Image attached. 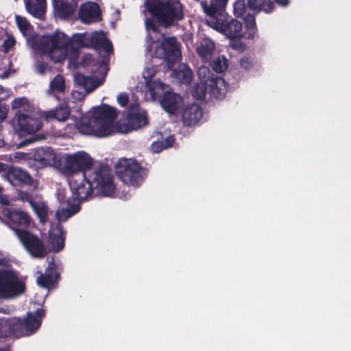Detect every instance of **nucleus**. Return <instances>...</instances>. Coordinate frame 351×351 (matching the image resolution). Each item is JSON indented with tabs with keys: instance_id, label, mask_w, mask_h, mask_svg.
Masks as SVG:
<instances>
[{
	"instance_id": "3",
	"label": "nucleus",
	"mask_w": 351,
	"mask_h": 351,
	"mask_svg": "<svg viewBox=\"0 0 351 351\" xmlns=\"http://www.w3.org/2000/svg\"><path fill=\"white\" fill-rule=\"evenodd\" d=\"M117 117L115 108L103 104L93 108L90 118H83L77 124L80 133L97 137H106L112 134V123Z\"/></svg>"
},
{
	"instance_id": "20",
	"label": "nucleus",
	"mask_w": 351,
	"mask_h": 351,
	"mask_svg": "<svg viewBox=\"0 0 351 351\" xmlns=\"http://www.w3.org/2000/svg\"><path fill=\"white\" fill-rule=\"evenodd\" d=\"M6 216L16 226V227H12L14 231L15 228H24L23 229H25L29 228L32 221V219L28 213L19 209L10 210Z\"/></svg>"
},
{
	"instance_id": "1",
	"label": "nucleus",
	"mask_w": 351,
	"mask_h": 351,
	"mask_svg": "<svg viewBox=\"0 0 351 351\" xmlns=\"http://www.w3.org/2000/svg\"><path fill=\"white\" fill-rule=\"evenodd\" d=\"M80 183L71 182L70 187L73 198L80 202L86 201L93 196L94 190H98L103 196H112L115 192L113 175L108 165H100L90 173H84Z\"/></svg>"
},
{
	"instance_id": "43",
	"label": "nucleus",
	"mask_w": 351,
	"mask_h": 351,
	"mask_svg": "<svg viewBox=\"0 0 351 351\" xmlns=\"http://www.w3.org/2000/svg\"><path fill=\"white\" fill-rule=\"evenodd\" d=\"M175 142L173 136H167L164 141H159L160 148H156V153L160 152L164 149H167L173 145Z\"/></svg>"
},
{
	"instance_id": "35",
	"label": "nucleus",
	"mask_w": 351,
	"mask_h": 351,
	"mask_svg": "<svg viewBox=\"0 0 351 351\" xmlns=\"http://www.w3.org/2000/svg\"><path fill=\"white\" fill-rule=\"evenodd\" d=\"M148 92L153 99H156L164 90V84L160 80H149L146 83Z\"/></svg>"
},
{
	"instance_id": "12",
	"label": "nucleus",
	"mask_w": 351,
	"mask_h": 351,
	"mask_svg": "<svg viewBox=\"0 0 351 351\" xmlns=\"http://www.w3.org/2000/svg\"><path fill=\"white\" fill-rule=\"evenodd\" d=\"M162 58L167 62L169 69H172L176 64L180 60V45L175 36L165 38L162 41Z\"/></svg>"
},
{
	"instance_id": "41",
	"label": "nucleus",
	"mask_w": 351,
	"mask_h": 351,
	"mask_svg": "<svg viewBox=\"0 0 351 351\" xmlns=\"http://www.w3.org/2000/svg\"><path fill=\"white\" fill-rule=\"evenodd\" d=\"M247 10V4L245 0H237L233 5V12L236 16H243Z\"/></svg>"
},
{
	"instance_id": "9",
	"label": "nucleus",
	"mask_w": 351,
	"mask_h": 351,
	"mask_svg": "<svg viewBox=\"0 0 351 351\" xmlns=\"http://www.w3.org/2000/svg\"><path fill=\"white\" fill-rule=\"evenodd\" d=\"M15 234L32 256L44 258L47 255L45 244L37 235L21 228H15Z\"/></svg>"
},
{
	"instance_id": "51",
	"label": "nucleus",
	"mask_w": 351,
	"mask_h": 351,
	"mask_svg": "<svg viewBox=\"0 0 351 351\" xmlns=\"http://www.w3.org/2000/svg\"><path fill=\"white\" fill-rule=\"evenodd\" d=\"M45 138H46V137L44 135H36V136L31 137L29 139H28V142L32 143V142L43 140Z\"/></svg>"
},
{
	"instance_id": "37",
	"label": "nucleus",
	"mask_w": 351,
	"mask_h": 351,
	"mask_svg": "<svg viewBox=\"0 0 351 351\" xmlns=\"http://www.w3.org/2000/svg\"><path fill=\"white\" fill-rule=\"evenodd\" d=\"M128 122L131 124L134 129L139 128L148 122L147 117L141 113H134L130 114Z\"/></svg>"
},
{
	"instance_id": "56",
	"label": "nucleus",
	"mask_w": 351,
	"mask_h": 351,
	"mask_svg": "<svg viewBox=\"0 0 351 351\" xmlns=\"http://www.w3.org/2000/svg\"><path fill=\"white\" fill-rule=\"evenodd\" d=\"M59 201L60 202H63L64 200L59 198Z\"/></svg>"
},
{
	"instance_id": "21",
	"label": "nucleus",
	"mask_w": 351,
	"mask_h": 351,
	"mask_svg": "<svg viewBox=\"0 0 351 351\" xmlns=\"http://www.w3.org/2000/svg\"><path fill=\"white\" fill-rule=\"evenodd\" d=\"M202 114V109L198 104L186 106L182 112V121L185 125H195L199 123Z\"/></svg>"
},
{
	"instance_id": "49",
	"label": "nucleus",
	"mask_w": 351,
	"mask_h": 351,
	"mask_svg": "<svg viewBox=\"0 0 351 351\" xmlns=\"http://www.w3.org/2000/svg\"><path fill=\"white\" fill-rule=\"evenodd\" d=\"M117 101L121 106H122V107L125 106L129 101V98H128V95L125 93L119 94L117 97Z\"/></svg>"
},
{
	"instance_id": "39",
	"label": "nucleus",
	"mask_w": 351,
	"mask_h": 351,
	"mask_svg": "<svg viewBox=\"0 0 351 351\" xmlns=\"http://www.w3.org/2000/svg\"><path fill=\"white\" fill-rule=\"evenodd\" d=\"M176 75L182 84H189L191 83L193 77V72L190 69L185 70L175 71Z\"/></svg>"
},
{
	"instance_id": "42",
	"label": "nucleus",
	"mask_w": 351,
	"mask_h": 351,
	"mask_svg": "<svg viewBox=\"0 0 351 351\" xmlns=\"http://www.w3.org/2000/svg\"><path fill=\"white\" fill-rule=\"evenodd\" d=\"M34 67L36 72L40 75H45L47 72L51 71V70L49 65L42 60H37Z\"/></svg>"
},
{
	"instance_id": "24",
	"label": "nucleus",
	"mask_w": 351,
	"mask_h": 351,
	"mask_svg": "<svg viewBox=\"0 0 351 351\" xmlns=\"http://www.w3.org/2000/svg\"><path fill=\"white\" fill-rule=\"evenodd\" d=\"M54 10L56 14L62 19H67L75 11L77 3L69 2L68 0H58L53 2Z\"/></svg>"
},
{
	"instance_id": "8",
	"label": "nucleus",
	"mask_w": 351,
	"mask_h": 351,
	"mask_svg": "<svg viewBox=\"0 0 351 351\" xmlns=\"http://www.w3.org/2000/svg\"><path fill=\"white\" fill-rule=\"evenodd\" d=\"M25 291V284L11 270H0V300L16 298Z\"/></svg>"
},
{
	"instance_id": "2",
	"label": "nucleus",
	"mask_w": 351,
	"mask_h": 351,
	"mask_svg": "<svg viewBox=\"0 0 351 351\" xmlns=\"http://www.w3.org/2000/svg\"><path fill=\"white\" fill-rule=\"evenodd\" d=\"M145 5L152 19L147 20L146 26L154 32L158 31L154 22L169 28L184 19L183 5L178 0H145Z\"/></svg>"
},
{
	"instance_id": "16",
	"label": "nucleus",
	"mask_w": 351,
	"mask_h": 351,
	"mask_svg": "<svg viewBox=\"0 0 351 351\" xmlns=\"http://www.w3.org/2000/svg\"><path fill=\"white\" fill-rule=\"evenodd\" d=\"M33 158L38 167H45L56 164V155L51 147H39L33 154Z\"/></svg>"
},
{
	"instance_id": "27",
	"label": "nucleus",
	"mask_w": 351,
	"mask_h": 351,
	"mask_svg": "<svg viewBox=\"0 0 351 351\" xmlns=\"http://www.w3.org/2000/svg\"><path fill=\"white\" fill-rule=\"evenodd\" d=\"M8 325L9 329V337L14 336L19 338L21 337L28 336L23 319L19 317L8 319Z\"/></svg>"
},
{
	"instance_id": "29",
	"label": "nucleus",
	"mask_w": 351,
	"mask_h": 351,
	"mask_svg": "<svg viewBox=\"0 0 351 351\" xmlns=\"http://www.w3.org/2000/svg\"><path fill=\"white\" fill-rule=\"evenodd\" d=\"M215 49V43L208 38H204L197 47L196 52L202 59L208 60L210 59Z\"/></svg>"
},
{
	"instance_id": "50",
	"label": "nucleus",
	"mask_w": 351,
	"mask_h": 351,
	"mask_svg": "<svg viewBox=\"0 0 351 351\" xmlns=\"http://www.w3.org/2000/svg\"><path fill=\"white\" fill-rule=\"evenodd\" d=\"M66 208L70 210L73 215L77 213L80 210V205L76 204H69Z\"/></svg>"
},
{
	"instance_id": "17",
	"label": "nucleus",
	"mask_w": 351,
	"mask_h": 351,
	"mask_svg": "<svg viewBox=\"0 0 351 351\" xmlns=\"http://www.w3.org/2000/svg\"><path fill=\"white\" fill-rule=\"evenodd\" d=\"M60 278V274L57 271V267L53 261L49 263L45 274H40L37 278L38 285L43 288L49 289L56 283Z\"/></svg>"
},
{
	"instance_id": "19",
	"label": "nucleus",
	"mask_w": 351,
	"mask_h": 351,
	"mask_svg": "<svg viewBox=\"0 0 351 351\" xmlns=\"http://www.w3.org/2000/svg\"><path fill=\"white\" fill-rule=\"evenodd\" d=\"M45 316V310L43 308H38L35 313L28 312L23 319L25 326L28 336L34 334L40 327L43 317Z\"/></svg>"
},
{
	"instance_id": "6",
	"label": "nucleus",
	"mask_w": 351,
	"mask_h": 351,
	"mask_svg": "<svg viewBox=\"0 0 351 351\" xmlns=\"http://www.w3.org/2000/svg\"><path fill=\"white\" fill-rule=\"evenodd\" d=\"M118 178L125 184L139 186L147 177V170L136 160L120 158L114 166Z\"/></svg>"
},
{
	"instance_id": "48",
	"label": "nucleus",
	"mask_w": 351,
	"mask_h": 351,
	"mask_svg": "<svg viewBox=\"0 0 351 351\" xmlns=\"http://www.w3.org/2000/svg\"><path fill=\"white\" fill-rule=\"evenodd\" d=\"M27 103L25 97H18L14 99L12 102V109H18L23 106Z\"/></svg>"
},
{
	"instance_id": "18",
	"label": "nucleus",
	"mask_w": 351,
	"mask_h": 351,
	"mask_svg": "<svg viewBox=\"0 0 351 351\" xmlns=\"http://www.w3.org/2000/svg\"><path fill=\"white\" fill-rule=\"evenodd\" d=\"M275 2L282 6H287L289 0H248L247 5L255 12L271 13L275 8Z\"/></svg>"
},
{
	"instance_id": "26",
	"label": "nucleus",
	"mask_w": 351,
	"mask_h": 351,
	"mask_svg": "<svg viewBox=\"0 0 351 351\" xmlns=\"http://www.w3.org/2000/svg\"><path fill=\"white\" fill-rule=\"evenodd\" d=\"M49 239L53 250L55 252H58L64 249L65 236L62 224H57L53 232L50 233Z\"/></svg>"
},
{
	"instance_id": "7",
	"label": "nucleus",
	"mask_w": 351,
	"mask_h": 351,
	"mask_svg": "<svg viewBox=\"0 0 351 351\" xmlns=\"http://www.w3.org/2000/svg\"><path fill=\"white\" fill-rule=\"evenodd\" d=\"M45 49L48 54L56 62H60L64 60L66 54L61 53L58 58L55 57V53L58 51L65 50H77L79 47L83 45L82 36H78L76 39L69 38L64 33L56 31L51 36H48L44 42Z\"/></svg>"
},
{
	"instance_id": "45",
	"label": "nucleus",
	"mask_w": 351,
	"mask_h": 351,
	"mask_svg": "<svg viewBox=\"0 0 351 351\" xmlns=\"http://www.w3.org/2000/svg\"><path fill=\"white\" fill-rule=\"evenodd\" d=\"M9 337L8 319L0 318V339Z\"/></svg>"
},
{
	"instance_id": "25",
	"label": "nucleus",
	"mask_w": 351,
	"mask_h": 351,
	"mask_svg": "<svg viewBox=\"0 0 351 351\" xmlns=\"http://www.w3.org/2000/svg\"><path fill=\"white\" fill-rule=\"evenodd\" d=\"M71 110L66 103L60 104L54 110L44 112V118L47 121L53 119L60 121L67 120L70 116Z\"/></svg>"
},
{
	"instance_id": "13",
	"label": "nucleus",
	"mask_w": 351,
	"mask_h": 351,
	"mask_svg": "<svg viewBox=\"0 0 351 351\" xmlns=\"http://www.w3.org/2000/svg\"><path fill=\"white\" fill-rule=\"evenodd\" d=\"M161 107L170 115L177 116L184 105L182 97L171 91L165 92L160 101Z\"/></svg>"
},
{
	"instance_id": "30",
	"label": "nucleus",
	"mask_w": 351,
	"mask_h": 351,
	"mask_svg": "<svg viewBox=\"0 0 351 351\" xmlns=\"http://www.w3.org/2000/svg\"><path fill=\"white\" fill-rule=\"evenodd\" d=\"M90 41L92 45L97 49H102L107 53H110L113 51V47L111 41L104 34L95 33L92 35Z\"/></svg>"
},
{
	"instance_id": "14",
	"label": "nucleus",
	"mask_w": 351,
	"mask_h": 351,
	"mask_svg": "<svg viewBox=\"0 0 351 351\" xmlns=\"http://www.w3.org/2000/svg\"><path fill=\"white\" fill-rule=\"evenodd\" d=\"M78 16L84 23L99 21L101 18L100 8L97 3L88 1L81 5Z\"/></svg>"
},
{
	"instance_id": "36",
	"label": "nucleus",
	"mask_w": 351,
	"mask_h": 351,
	"mask_svg": "<svg viewBox=\"0 0 351 351\" xmlns=\"http://www.w3.org/2000/svg\"><path fill=\"white\" fill-rule=\"evenodd\" d=\"M15 21L21 33L25 36H30L32 25L27 19L20 15H16Z\"/></svg>"
},
{
	"instance_id": "38",
	"label": "nucleus",
	"mask_w": 351,
	"mask_h": 351,
	"mask_svg": "<svg viewBox=\"0 0 351 351\" xmlns=\"http://www.w3.org/2000/svg\"><path fill=\"white\" fill-rule=\"evenodd\" d=\"M228 60L224 56H219L211 64L212 69L217 73H222L226 70Z\"/></svg>"
},
{
	"instance_id": "52",
	"label": "nucleus",
	"mask_w": 351,
	"mask_h": 351,
	"mask_svg": "<svg viewBox=\"0 0 351 351\" xmlns=\"http://www.w3.org/2000/svg\"><path fill=\"white\" fill-rule=\"evenodd\" d=\"M7 117V112L0 108V123L4 121Z\"/></svg>"
},
{
	"instance_id": "31",
	"label": "nucleus",
	"mask_w": 351,
	"mask_h": 351,
	"mask_svg": "<svg viewBox=\"0 0 351 351\" xmlns=\"http://www.w3.org/2000/svg\"><path fill=\"white\" fill-rule=\"evenodd\" d=\"M245 32H243V37L253 39L257 32L255 17L252 14H247L244 18Z\"/></svg>"
},
{
	"instance_id": "55",
	"label": "nucleus",
	"mask_w": 351,
	"mask_h": 351,
	"mask_svg": "<svg viewBox=\"0 0 351 351\" xmlns=\"http://www.w3.org/2000/svg\"><path fill=\"white\" fill-rule=\"evenodd\" d=\"M3 188L0 186V193L2 192Z\"/></svg>"
},
{
	"instance_id": "10",
	"label": "nucleus",
	"mask_w": 351,
	"mask_h": 351,
	"mask_svg": "<svg viewBox=\"0 0 351 351\" xmlns=\"http://www.w3.org/2000/svg\"><path fill=\"white\" fill-rule=\"evenodd\" d=\"M93 164V159L89 154L85 152H78L66 156L64 170L69 174L82 172L84 175L88 173Z\"/></svg>"
},
{
	"instance_id": "40",
	"label": "nucleus",
	"mask_w": 351,
	"mask_h": 351,
	"mask_svg": "<svg viewBox=\"0 0 351 351\" xmlns=\"http://www.w3.org/2000/svg\"><path fill=\"white\" fill-rule=\"evenodd\" d=\"M16 195L17 199L23 202H27L31 206L36 202L32 193L28 191L17 190Z\"/></svg>"
},
{
	"instance_id": "54",
	"label": "nucleus",
	"mask_w": 351,
	"mask_h": 351,
	"mask_svg": "<svg viewBox=\"0 0 351 351\" xmlns=\"http://www.w3.org/2000/svg\"><path fill=\"white\" fill-rule=\"evenodd\" d=\"M0 351H8L7 349L4 348H0Z\"/></svg>"
},
{
	"instance_id": "47",
	"label": "nucleus",
	"mask_w": 351,
	"mask_h": 351,
	"mask_svg": "<svg viewBox=\"0 0 351 351\" xmlns=\"http://www.w3.org/2000/svg\"><path fill=\"white\" fill-rule=\"evenodd\" d=\"M16 40L13 37L6 38L2 45V47L5 52H8L15 45Z\"/></svg>"
},
{
	"instance_id": "11",
	"label": "nucleus",
	"mask_w": 351,
	"mask_h": 351,
	"mask_svg": "<svg viewBox=\"0 0 351 351\" xmlns=\"http://www.w3.org/2000/svg\"><path fill=\"white\" fill-rule=\"evenodd\" d=\"M12 121L16 128L23 134L36 132L43 127L42 120L38 116L23 113L21 110L16 112Z\"/></svg>"
},
{
	"instance_id": "5",
	"label": "nucleus",
	"mask_w": 351,
	"mask_h": 351,
	"mask_svg": "<svg viewBox=\"0 0 351 351\" xmlns=\"http://www.w3.org/2000/svg\"><path fill=\"white\" fill-rule=\"evenodd\" d=\"M206 15L207 23L230 40L243 37L242 23L229 16L226 12L225 8L217 10L214 13Z\"/></svg>"
},
{
	"instance_id": "22",
	"label": "nucleus",
	"mask_w": 351,
	"mask_h": 351,
	"mask_svg": "<svg viewBox=\"0 0 351 351\" xmlns=\"http://www.w3.org/2000/svg\"><path fill=\"white\" fill-rule=\"evenodd\" d=\"M197 74L201 80V83L197 84L192 90V95L196 99H203L206 95L208 85L204 80L208 79L211 71L208 67L202 66L199 69Z\"/></svg>"
},
{
	"instance_id": "53",
	"label": "nucleus",
	"mask_w": 351,
	"mask_h": 351,
	"mask_svg": "<svg viewBox=\"0 0 351 351\" xmlns=\"http://www.w3.org/2000/svg\"><path fill=\"white\" fill-rule=\"evenodd\" d=\"M152 149L156 152V148H160V145H159V142H155L152 145Z\"/></svg>"
},
{
	"instance_id": "46",
	"label": "nucleus",
	"mask_w": 351,
	"mask_h": 351,
	"mask_svg": "<svg viewBox=\"0 0 351 351\" xmlns=\"http://www.w3.org/2000/svg\"><path fill=\"white\" fill-rule=\"evenodd\" d=\"M241 66L246 71H249L253 66V60L251 58L244 56L240 60Z\"/></svg>"
},
{
	"instance_id": "15",
	"label": "nucleus",
	"mask_w": 351,
	"mask_h": 351,
	"mask_svg": "<svg viewBox=\"0 0 351 351\" xmlns=\"http://www.w3.org/2000/svg\"><path fill=\"white\" fill-rule=\"evenodd\" d=\"M204 81L208 84L212 96L218 99L225 98L228 91V84L222 77L215 76L211 73L208 79H204Z\"/></svg>"
},
{
	"instance_id": "28",
	"label": "nucleus",
	"mask_w": 351,
	"mask_h": 351,
	"mask_svg": "<svg viewBox=\"0 0 351 351\" xmlns=\"http://www.w3.org/2000/svg\"><path fill=\"white\" fill-rule=\"evenodd\" d=\"M10 176L14 180L22 185L36 186L37 182L26 171L20 167H14L10 172Z\"/></svg>"
},
{
	"instance_id": "44",
	"label": "nucleus",
	"mask_w": 351,
	"mask_h": 351,
	"mask_svg": "<svg viewBox=\"0 0 351 351\" xmlns=\"http://www.w3.org/2000/svg\"><path fill=\"white\" fill-rule=\"evenodd\" d=\"M56 215L57 219L60 221H65L69 217L73 216L72 213L70 212V210L67 209L66 208L58 209L56 213Z\"/></svg>"
},
{
	"instance_id": "4",
	"label": "nucleus",
	"mask_w": 351,
	"mask_h": 351,
	"mask_svg": "<svg viewBox=\"0 0 351 351\" xmlns=\"http://www.w3.org/2000/svg\"><path fill=\"white\" fill-rule=\"evenodd\" d=\"M80 64L90 69L93 77L77 73L74 77L75 82L87 93H90L104 83L107 74L106 62L104 60L96 59L93 55L86 53L82 56Z\"/></svg>"
},
{
	"instance_id": "23",
	"label": "nucleus",
	"mask_w": 351,
	"mask_h": 351,
	"mask_svg": "<svg viewBox=\"0 0 351 351\" xmlns=\"http://www.w3.org/2000/svg\"><path fill=\"white\" fill-rule=\"evenodd\" d=\"M27 12L34 18L42 19L47 11V0H25Z\"/></svg>"
},
{
	"instance_id": "32",
	"label": "nucleus",
	"mask_w": 351,
	"mask_h": 351,
	"mask_svg": "<svg viewBox=\"0 0 351 351\" xmlns=\"http://www.w3.org/2000/svg\"><path fill=\"white\" fill-rule=\"evenodd\" d=\"M41 223H45L48 220L49 207L43 201H36L31 206Z\"/></svg>"
},
{
	"instance_id": "33",
	"label": "nucleus",
	"mask_w": 351,
	"mask_h": 351,
	"mask_svg": "<svg viewBox=\"0 0 351 351\" xmlns=\"http://www.w3.org/2000/svg\"><path fill=\"white\" fill-rule=\"evenodd\" d=\"M228 1L229 0H210L209 5L207 1H203L201 2V6L206 14H210V13H214L217 10L226 8Z\"/></svg>"
},
{
	"instance_id": "34",
	"label": "nucleus",
	"mask_w": 351,
	"mask_h": 351,
	"mask_svg": "<svg viewBox=\"0 0 351 351\" xmlns=\"http://www.w3.org/2000/svg\"><path fill=\"white\" fill-rule=\"evenodd\" d=\"M65 80L62 75H56L49 84V91L56 96V93H64L65 92Z\"/></svg>"
}]
</instances>
